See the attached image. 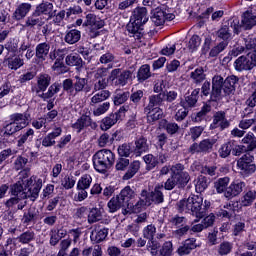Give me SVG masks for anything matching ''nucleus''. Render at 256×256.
<instances>
[{
	"label": "nucleus",
	"instance_id": "nucleus-1",
	"mask_svg": "<svg viewBox=\"0 0 256 256\" xmlns=\"http://www.w3.org/2000/svg\"><path fill=\"white\" fill-rule=\"evenodd\" d=\"M33 187V178H19L14 184L10 185V195L12 197H20V199H30V201H37L39 193L43 188V180L39 178Z\"/></svg>",
	"mask_w": 256,
	"mask_h": 256
},
{
	"label": "nucleus",
	"instance_id": "nucleus-2",
	"mask_svg": "<svg viewBox=\"0 0 256 256\" xmlns=\"http://www.w3.org/2000/svg\"><path fill=\"white\" fill-rule=\"evenodd\" d=\"M245 187L246 184L244 181L234 180L231 182V178L229 176L218 178L214 182V189L216 193L218 195H223L227 201H231V199L239 197V195L243 193V189H245Z\"/></svg>",
	"mask_w": 256,
	"mask_h": 256
},
{
	"label": "nucleus",
	"instance_id": "nucleus-3",
	"mask_svg": "<svg viewBox=\"0 0 256 256\" xmlns=\"http://www.w3.org/2000/svg\"><path fill=\"white\" fill-rule=\"evenodd\" d=\"M93 168L97 173L105 175L115 163V153L109 149L98 150L92 156Z\"/></svg>",
	"mask_w": 256,
	"mask_h": 256
},
{
	"label": "nucleus",
	"instance_id": "nucleus-4",
	"mask_svg": "<svg viewBox=\"0 0 256 256\" xmlns=\"http://www.w3.org/2000/svg\"><path fill=\"white\" fill-rule=\"evenodd\" d=\"M31 114L25 111L24 113H13L10 115V123L4 126V137H13L15 133L23 131L25 127H29Z\"/></svg>",
	"mask_w": 256,
	"mask_h": 256
},
{
	"label": "nucleus",
	"instance_id": "nucleus-5",
	"mask_svg": "<svg viewBox=\"0 0 256 256\" xmlns=\"http://www.w3.org/2000/svg\"><path fill=\"white\" fill-rule=\"evenodd\" d=\"M233 35H241L243 31H251L256 27V12L253 9L244 11L239 18H233L231 21Z\"/></svg>",
	"mask_w": 256,
	"mask_h": 256
},
{
	"label": "nucleus",
	"instance_id": "nucleus-6",
	"mask_svg": "<svg viewBox=\"0 0 256 256\" xmlns=\"http://www.w3.org/2000/svg\"><path fill=\"white\" fill-rule=\"evenodd\" d=\"M165 103V94H152L148 97V104L144 107V113L148 116V121L155 123V121H159V119L163 118V107Z\"/></svg>",
	"mask_w": 256,
	"mask_h": 256
},
{
	"label": "nucleus",
	"instance_id": "nucleus-7",
	"mask_svg": "<svg viewBox=\"0 0 256 256\" xmlns=\"http://www.w3.org/2000/svg\"><path fill=\"white\" fill-rule=\"evenodd\" d=\"M237 169L240 171L242 177H251L256 173L255 156L246 152L237 160Z\"/></svg>",
	"mask_w": 256,
	"mask_h": 256
},
{
	"label": "nucleus",
	"instance_id": "nucleus-8",
	"mask_svg": "<svg viewBox=\"0 0 256 256\" xmlns=\"http://www.w3.org/2000/svg\"><path fill=\"white\" fill-rule=\"evenodd\" d=\"M170 175L172 179L176 182L178 189H185L191 181V176L189 172L185 171V165L182 163H176L170 168Z\"/></svg>",
	"mask_w": 256,
	"mask_h": 256
},
{
	"label": "nucleus",
	"instance_id": "nucleus-9",
	"mask_svg": "<svg viewBox=\"0 0 256 256\" xmlns=\"http://www.w3.org/2000/svg\"><path fill=\"white\" fill-rule=\"evenodd\" d=\"M127 111H129V105H123L114 114L111 113L103 118L100 122L101 130L108 131V129H111L113 125L117 123V121H121V119L125 117V113H127Z\"/></svg>",
	"mask_w": 256,
	"mask_h": 256
},
{
	"label": "nucleus",
	"instance_id": "nucleus-10",
	"mask_svg": "<svg viewBox=\"0 0 256 256\" xmlns=\"http://www.w3.org/2000/svg\"><path fill=\"white\" fill-rule=\"evenodd\" d=\"M132 77L133 72L131 70L121 71V68H115L108 76V81H111V83L119 85L120 87H125V85L129 83V79H131Z\"/></svg>",
	"mask_w": 256,
	"mask_h": 256
},
{
	"label": "nucleus",
	"instance_id": "nucleus-11",
	"mask_svg": "<svg viewBox=\"0 0 256 256\" xmlns=\"http://www.w3.org/2000/svg\"><path fill=\"white\" fill-rule=\"evenodd\" d=\"M188 211L192 213L197 219H203L205 217V211H203V196L191 194L188 197Z\"/></svg>",
	"mask_w": 256,
	"mask_h": 256
},
{
	"label": "nucleus",
	"instance_id": "nucleus-12",
	"mask_svg": "<svg viewBox=\"0 0 256 256\" xmlns=\"http://www.w3.org/2000/svg\"><path fill=\"white\" fill-rule=\"evenodd\" d=\"M213 145H215L214 139H203L199 143L194 142L188 149V153L191 155H199V153H210L211 149H213Z\"/></svg>",
	"mask_w": 256,
	"mask_h": 256
},
{
	"label": "nucleus",
	"instance_id": "nucleus-13",
	"mask_svg": "<svg viewBox=\"0 0 256 256\" xmlns=\"http://www.w3.org/2000/svg\"><path fill=\"white\" fill-rule=\"evenodd\" d=\"M18 133L19 134L16 137V147H18V149H25V145H28L33 141L35 130L33 128L25 127Z\"/></svg>",
	"mask_w": 256,
	"mask_h": 256
},
{
	"label": "nucleus",
	"instance_id": "nucleus-14",
	"mask_svg": "<svg viewBox=\"0 0 256 256\" xmlns=\"http://www.w3.org/2000/svg\"><path fill=\"white\" fill-rule=\"evenodd\" d=\"M230 125L231 123L227 120L225 111H217L213 115V121L210 124V129L215 130L220 127V131H225V129H229Z\"/></svg>",
	"mask_w": 256,
	"mask_h": 256
},
{
	"label": "nucleus",
	"instance_id": "nucleus-15",
	"mask_svg": "<svg viewBox=\"0 0 256 256\" xmlns=\"http://www.w3.org/2000/svg\"><path fill=\"white\" fill-rule=\"evenodd\" d=\"M25 65V60L20 54H6L3 60V66L8 67L11 71H17Z\"/></svg>",
	"mask_w": 256,
	"mask_h": 256
},
{
	"label": "nucleus",
	"instance_id": "nucleus-16",
	"mask_svg": "<svg viewBox=\"0 0 256 256\" xmlns=\"http://www.w3.org/2000/svg\"><path fill=\"white\" fill-rule=\"evenodd\" d=\"M107 235H109V228L95 225L90 233V240L93 245H99V243H103L107 239Z\"/></svg>",
	"mask_w": 256,
	"mask_h": 256
},
{
	"label": "nucleus",
	"instance_id": "nucleus-17",
	"mask_svg": "<svg viewBox=\"0 0 256 256\" xmlns=\"http://www.w3.org/2000/svg\"><path fill=\"white\" fill-rule=\"evenodd\" d=\"M232 21L233 19H229L227 22H225V24H222L216 32V37L220 39L222 43H226V45H229L233 39V33H231Z\"/></svg>",
	"mask_w": 256,
	"mask_h": 256
},
{
	"label": "nucleus",
	"instance_id": "nucleus-18",
	"mask_svg": "<svg viewBox=\"0 0 256 256\" xmlns=\"http://www.w3.org/2000/svg\"><path fill=\"white\" fill-rule=\"evenodd\" d=\"M31 9H33V5L29 2H22L16 6L14 12L12 13L13 21H23L25 17L31 13Z\"/></svg>",
	"mask_w": 256,
	"mask_h": 256
},
{
	"label": "nucleus",
	"instance_id": "nucleus-19",
	"mask_svg": "<svg viewBox=\"0 0 256 256\" xmlns=\"http://www.w3.org/2000/svg\"><path fill=\"white\" fill-rule=\"evenodd\" d=\"M47 19L45 16H42L38 11L34 10L31 15L26 18L24 27H28L29 29H35V27H43L45 25Z\"/></svg>",
	"mask_w": 256,
	"mask_h": 256
},
{
	"label": "nucleus",
	"instance_id": "nucleus-20",
	"mask_svg": "<svg viewBox=\"0 0 256 256\" xmlns=\"http://www.w3.org/2000/svg\"><path fill=\"white\" fill-rule=\"evenodd\" d=\"M160 129L166 131V135L169 137H177V135L181 132V126L176 122H171L167 119H162L159 122Z\"/></svg>",
	"mask_w": 256,
	"mask_h": 256
},
{
	"label": "nucleus",
	"instance_id": "nucleus-21",
	"mask_svg": "<svg viewBox=\"0 0 256 256\" xmlns=\"http://www.w3.org/2000/svg\"><path fill=\"white\" fill-rule=\"evenodd\" d=\"M126 30L130 34V37H134L137 41L143 39V24L130 18L129 23L126 25Z\"/></svg>",
	"mask_w": 256,
	"mask_h": 256
},
{
	"label": "nucleus",
	"instance_id": "nucleus-22",
	"mask_svg": "<svg viewBox=\"0 0 256 256\" xmlns=\"http://www.w3.org/2000/svg\"><path fill=\"white\" fill-rule=\"evenodd\" d=\"M197 249V238H187L177 249L179 256L191 255L192 251Z\"/></svg>",
	"mask_w": 256,
	"mask_h": 256
},
{
	"label": "nucleus",
	"instance_id": "nucleus-23",
	"mask_svg": "<svg viewBox=\"0 0 256 256\" xmlns=\"http://www.w3.org/2000/svg\"><path fill=\"white\" fill-rule=\"evenodd\" d=\"M137 21L140 25H145L149 21V14L146 7L138 6L132 11L131 18Z\"/></svg>",
	"mask_w": 256,
	"mask_h": 256
},
{
	"label": "nucleus",
	"instance_id": "nucleus-24",
	"mask_svg": "<svg viewBox=\"0 0 256 256\" xmlns=\"http://www.w3.org/2000/svg\"><path fill=\"white\" fill-rule=\"evenodd\" d=\"M199 93H201V88H195L190 95L185 96V100L180 102L181 107L184 109H193L199 101Z\"/></svg>",
	"mask_w": 256,
	"mask_h": 256
},
{
	"label": "nucleus",
	"instance_id": "nucleus-25",
	"mask_svg": "<svg viewBox=\"0 0 256 256\" xmlns=\"http://www.w3.org/2000/svg\"><path fill=\"white\" fill-rule=\"evenodd\" d=\"M61 133H63V129L61 127H56L50 133L42 138V147H53L55 143V139L57 137H61Z\"/></svg>",
	"mask_w": 256,
	"mask_h": 256
},
{
	"label": "nucleus",
	"instance_id": "nucleus-26",
	"mask_svg": "<svg viewBox=\"0 0 256 256\" xmlns=\"http://www.w3.org/2000/svg\"><path fill=\"white\" fill-rule=\"evenodd\" d=\"M234 69L235 71H237L238 73H243V71H252L253 68L251 67L250 64V60L249 57L246 55H242L240 57H238L235 61H234Z\"/></svg>",
	"mask_w": 256,
	"mask_h": 256
},
{
	"label": "nucleus",
	"instance_id": "nucleus-27",
	"mask_svg": "<svg viewBox=\"0 0 256 256\" xmlns=\"http://www.w3.org/2000/svg\"><path fill=\"white\" fill-rule=\"evenodd\" d=\"M117 195L124 207H126V209H129L131 199H135V191L131 189V186L124 187Z\"/></svg>",
	"mask_w": 256,
	"mask_h": 256
},
{
	"label": "nucleus",
	"instance_id": "nucleus-28",
	"mask_svg": "<svg viewBox=\"0 0 256 256\" xmlns=\"http://www.w3.org/2000/svg\"><path fill=\"white\" fill-rule=\"evenodd\" d=\"M151 21L154 23L156 27H161V25H165V8L156 7L151 10Z\"/></svg>",
	"mask_w": 256,
	"mask_h": 256
},
{
	"label": "nucleus",
	"instance_id": "nucleus-29",
	"mask_svg": "<svg viewBox=\"0 0 256 256\" xmlns=\"http://www.w3.org/2000/svg\"><path fill=\"white\" fill-rule=\"evenodd\" d=\"M51 49V45L47 42H42L36 45L35 49V57L43 63L47 59V55H49V51Z\"/></svg>",
	"mask_w": 256,
	"mask_h": 256
},
{
	"label": "nucleus",
	"instance_id": "nucleus-30",
	"mask_svg": "<svg viewBox=\"0 0 256 256\" xmlns=\"http://www.w3.org/2000/svg\"><path fill=\"white\" fill-rule=\"evenodd\" d=\"M237 83H239V77L232 75V76H228L225 80H224V95H232V93L235 91Z\"/></svg>",
	"mask_w": 256,
	"mask_h": 256
},
{
	"label": "nucleus",
	"instance_id": "nucleus-31",
	"mask_svg": "<svg viewBox=\"0 0 256 256\" xmlns=\"http://www.w3.org/2000/svg\"><path fill=\"white\" fill-rule=\"evenodd\" d=\"M134 145L132 148L136 154L141 155L142 153H147V151H149V144L147 143V138L145 136L136 138Z\"/></svg>",
	"mask_w": 256,
	"mask_h": 256
},
{
	"label": "nucleus",
	"instance_id": "nucleus-32",
	"mask_svg": "<svg viewBox=\"0 0 256 256\" xmlns=\"http://www.w3.org/2000/svg\"><path fill=\"white\" fill-rule=\"evenodd\" d=\"M71 127L72 129H76L77 133H81L83 129L91 127V117H89L87 114H84L78 118L76 122L71 125Z\"/></svg>",
	"mask_w": 256,
	"mask_h": 256
},
{
	"label": "nucleus",
	"instance_id": "nucleus-33",
	"mask_svg": "<svg viewBox=\"0 0 256 256\" xmlns=\"http://www.w3.org/2000/svg\"><path fill=\"white\" fill-rule=\"evenodd\" d=\"M139 169H141V162L139 160H134L128 165V170L123 175V181H129V179H133L137 173H139Z\"/></svg>",
	"mask_w": 256,
	"mask_h": 256
},
{
	"label": "nucleus",
	"instance_id": "nucleus-34",
	"mask_svg": "<svg viewBox=\"0 0 256 256\" xmlns=\"http://www.w3.org/2000/svg\"><path fill=\"white\" fill-rule=\"evenodd\" d=\"M256 199V190H248L243 193L240 198V206L241 207H251L253 203H255Z\"/></svg>",
	"mask_w": 256,
	"mask_h": 256
},
{
	"label": "nucleus",
	"instance_id": "nucleus-35",
	"mask_svg": "<svg viewBox=\"0 0 256 256\" xmlns=\"http://www.w3.org/2000/svg\"><path fill=\"white\" fill-rule=\"evenodd\" d=\"M108 213H117L120 209H126L118 195L113 196L107 203Z\"/></svg>",
	"mask_w": 256,
	"mask_h": 256
},
{
	"label": "nucleus",
	"instance_id": "nucleus-36",
	"mask_svg": "<svg viewBox=\"0 0 256 256\" xmlns=\"http://www.w3.org/2000/svg\"><path fill=\"white\" fill-rule=\"evenodd\" d=\"M66 65H69V67H76V69H81V67L85 65V62L83 61V58H81V55L78 53H72L66 57Z\"/></svg>",
	"mask_w": 256,
	"mask_h": 256
},
{
	"label": "nucleus",
	"instance_id": "nucleus-37",
	"mask_svg": "<svg viewBox=\"0 0 256 256\" xmlns=\"http://www.w3.org/2000/svg\"><path fill=\"white\" fill-rule=\"evenodd\" d=\"M136 77L138 83H145L147 79H151V66L149 64L141 65L137 71Z\"/></svg>",
	"mask_w": 256,
	"mask_h": 256
},
{
	"label": "nucleus",
	"instance_id": "nucleus-38",
	"mask_svg": "<svg viewBox=\"0 0 256 256\" xmlns=\"http://www.w3.org/2000/svg\"><path fill=\"white\" fill-rule=\"evenodd\" d=\"M190 79H192L195 85H201L205 79H207V74H205V69L203 67H198L190 73Z\"/></svg>",
	"mask_w": 256,
	"mask_h": 256
},
{
	"label": "nucleus",
	"instance_id": "nucleus-39",
	"mask_svg": "<svg viewBox=\"0 0 256 256\" xmlns=\"http://www.w3.org/2000/svg\"><path fill=\"white\" fill-rule=\"evenodd\" d=\"M59 91H61V84L55 82L49 86L46 93L39 94L38 97H40V99L43 101H47L48 99H52L53 96L57 95Z\"/></svg>",
	"mask_w": 256,
	"mask_h": 256
},
{
	"label": "nucleus",
	"instance_id": "nucleus-40",
	"mask_svg": "<svg viewBox=\"0 0 256 256\" xmlns=\"http://www.w3.org/2000/svg\"><path fill=\"white\" fill-rule=\"evenodd\" d=\"M81 40V31L77 29H72L66 32L64 41L68 43V45H75V43H79Z\"/></svg>",
	"mask_w": 256,
	"mask_h": 256
},
{
	"label": "nucleus",
	"instance_id": "nucleus-41",
	"mask_svg": "<svg viewBox=\"0 0 256 256\" xmlns=\"http://www.w3.org/2000/svg\"><path fill=\"white\" fill-rule=\"evenodd\" d=\"M38 90L36 93H39V91H42V93H45L47 89L49 88V85H51V77L49 74H40L38 76L37 80Z\"/></svg>",
	"mask_w": 256,
	"mask_h": 256
},
{
	"label": "nucleus",
	"instance_id": "nucleus-42",
	"mask_svg": "<svg viewBox=\"0 0 256 256\" xmlns=\"http://www.w3.org/2000/svg\"><path fill=\"white\" fill-rule=\"evenodd\" d=\"M201 36L197 34H193L189 39L186 47L190 53H196L199 51V47H201Z\"/></svg>",
	"mask_w": 256,
	"mask_h": 256
},
{
	"label": "nucleus",
	"instance_id": "nucleus-43",
	"mask_svg": "<svg viewBox=\"0 0 256 256\" xmlns=\"http://www.w3.org/2000/svg\"><path fill=\"white\" fill-rule=\"evenodd\" d=\"M161 189H163V184H158L155 186L154 191L151 192L153 197L152 202L155 203V205H161V203H165V195H163Z\"/></svg>",
	"mask_w": 256,
	"mask_h": 256
},
{
	"label": "nucleus",
	"instance_id": "nucleus-44",
	"mask_svg": "<svg viewBox=\"0 0 256 256\" xmlns=\"http://www.w3.org/2000/svg\"><path fill=\"white\" fill-rule=\"evenodd\" d=\"M18 243L22 245H29L32 241H35V231L26 230L17 237Z\"/></svg>",
	"mask_w": 256,
	"mask_h": 256
},
{
	"label": "nucleus",
	"instance_id": "nucleus-45",
	"mask_svg": "<svg viewBox=\"0 0 256 256\" xmlns=\"http://www.w3.org/2000/svg\"><path fill=\"white\" fill-rule=\"evenodd\" d=\"M5 49L7 51V55H17V53H19V39L10 38L5 44Z\"/></svg>",
	"mask_w": 256,
	"mask_h": 256
},
{
	"label": "nucleus",
	"instance_id": "nucleus-46",
	"mask_svg": "<svg viewBox=\"0 0 256 256\" xmlns=\"http://www.w3.org/2000/svg\"><path fill=\"white\" fill-rule=\"evenodd\" d=\"M233 140L224 143L218 150L219 157L221 159H227L231 153H233Z\"/></svg>",
	"mask_w": 256,
	"mask_h": 256
},
{
	"label": "nucleus",
	"instance_id": "nucleus-47",
	"mask_svg": "<svg viewBox=\"0 0 256 256\" xmlns=\"http://www.w3.org/2000/svg\"><path fill=\"white\" fill-rule=\"evenodd\" d=\"M132 153H135L133 149V143H124L118 147L119 157H129L130 155H132Z\"/></svg>",
	"mask_w": 256,
	"mask_h": 256
},
{
	"label": "nucleus",
	"instance_id": "nucleus-48",
	"mask_svg": "<svg viewBox=\"0 0 256 256\" xmlns=\"http://www.w3.org/2000/svg\"><path fill=\"white\" fill-rule=\"evenodd\" d=\"M53 7V3L49 1H42L35 6L34 10H36L42 17H44L46 13H50Z\"/></svg>",
	"mask_w": 256,
	"mask_h": 256
},
{
	"label": "nucleus",
	"instance_id": "nucleus-49",
	"mask_svg": "<svg viewBox=\"0 0 256 256\" xmlns=\"http://www.w3.org/2000/svg\"><path fill=\"white\" fill-rule=\"evenodd\" d=\"M209 187V180L206 176L200 175L197 177L195 189L197 193H203Z\"/></svg>",
	"mask_w": 256,
	"mask_h": 256
},
{
	"label": "nucleus",
	"instance_id": "nucleus-50",
	"mask_svg": "<svg viewBox=\"0 0 256 256\" xmlns=\"http://www.w3.org/2000/svg\"><path fill=\"white\" fill-rule=\"evenodd\" d=\"M93 183V177H91V174H83L78 182L76 187L82 188V189H89L91 187V184Z\"/></svg>",
	"mask_w": 256,
	"mask_h": 256
},
{
	"label": "nucleus",
	"instance_id": "nucleus-51",
	"mask_svg": "<svg viewBox=\"0 0 256 256\" xmlns=\"http://www.w3.org/2000/svg\"><path fill=\"white\" fill-rule=\"evenodd\" d=\"M143 159L146 164V171H153L159 165V161H157L156 156L153 154H146Z\"/></svg>",
	"mask_w": 256,
	"mask_h": 256
},
{
	"label": "nucleus",
	"instance_id": "nucleus-52",
	"mask_svg": "<svg viewBox=\"0 0 256 256\" xmlns=\"http://www.w3.org/2000/svg\"><path fill=\"white\" fill-rule=\"evenodd\" d=\"M227 47H229V44H226L225 42H219L216 46L210 49L209 57H219V54L223 53Z\"/></svg>",
	"mask_w": 256,
	"mask_h": 256
},
{
	"label": "nucleus",
	"instance_id": "nucleus-53",
	"mask_svg": "<svg viewBox=\"0 0 256 256\" xmlns=\"http://www.w3.org/2000/svg\"><path fill=\"white\" fill-rule=\"evenodd\" d=\"M13 85L9 80H5L0 85V99H3V97H7V95H11L13 93Z\"/></svg>",
	"mask_w": 256,
	"mask_h": 256
},
{
	"label": "nucleus",
	"instance_id": "nucleus-54",
	"mask_svg": "<svg viewBox=\"0 0 256 256\" xmlns=\"http://www.w3.org/2000/svg\"><path fill=\"white\" fill-rule=\"evenodd\" d=\"M143 237L144 239H147L148 241L155 239V235L157 233V227L153 224H149L146 227L143 228Z\"/></svg>",
	"mask_w": 256,
	"mask_h": 256
},
{
	"label": "nucleus",
	"instance_id": "nucleus-55",
	"mask_svg": "<svg viewBox=\"0 0 256 256\" xmlns=\"http://www.w3.org/2000/svg\"><path fill=\"white\" fill-rule=\"evenodd\" d=\"M173 255V242L166 241L158 250V256H172Z\"/></svg>",
	"mask_w": 256,
	"mask_h": 256
},
{
	"label": "nucleus",
	"instance_id": "nucleus-56",
	"mask_svg": "<svg viewBox=\"0 0 256 256\" xmlns=\"http://www.w3.org/2000/svg\"><path fill=\"white\" fill-rule=\"evenodd\" d=\"M233 251V244L229 241H224L220 243L218 247V255L227 256Z\"/></svg>",
	"mask_w": 256,
	"mask_h": 256
},
{
	"label": "nucleus",
	"instance_id": "nucleus-57",
	"mask_svg": "<svg viewBox=\"0 0 256 256\" xmlns=\"http://www.w3.org/2000/svg\"><path fill=\"white\" fill-rule=\"evenodd\" d=\"M111 97V92L109 90H102L101 92L95 94L91 98V102L94 104L102 103V101H106V99H109Z\"/></svg>",
	"mask_w": 256,
	"mask_h": 256
},
{
	"label": "nucleus",
	"instance_id": "nucleus-58",
	"mask_svg": "<svg viewBox=\"0 0 256 256\" xmlns=\"http://www.w3.org/2000/svg\"><path fill=\"white\" fill-rule=\"evenodd\" d=\"M222 91L223 88L212 86V90L210 92V99L208 100V103H217L218 101H221L223 99L221 97Z\"/></svg>",
	"mask_w": 256,
	"mask_h": 256
},
{
	"label": "nucleus",
	"instance_id": "nucleus-59",
	"mask_svg": "<svg viewBox=\"0 0 256 256\" xmlns=\"http://www.w3.org/2000/svg\"><path fill=\"white\" fill-rule=\"evenodd\" d=\"M147 247L150 249L152 256H157L159 255V249H161V243L153 238L152 240H148Z\"/></svg>",
	"mask_w": 256,
	"mask_h": 256
},
{
	"label": "nucleus",
	"instance_id": "nucleus-60",
	"mask_svg": "<svg viewBox=\"0 0 256 256\" xmlns=\"http://www.w3.org/2000/svg\"><path fill=\"white\" fill-rule=\"evenodd\" d=\"M131 165V162L127 158L119 157L116 161V171H127V167Z\"/></svg>",
	"mask_w": 256,
	"mask_h": 256
},
{
	"label": "nucleus",
	"instance_id": "nucleus-61",
	"mask_svg": "<svg viewBox=\"0 0 256 256\" xmlns=\"http://www.w3.org/2000/svg\"><path fill=\"white\" fill-rule=\"evenodd\" d=\"M97 221H101V210L92 208L88 214V223H97Z\"/></svg>",
	"mask_w": 256,
	"mask_h": 256
},
{
	"label": "nucleus",
	"instance_id": "nucleus-62",
	"mask_svg": "<svg viewBox=\"0 0 256 256\" xmlns=\"http://www.w3.org/2000/svg\"><path fill=\"white\" fill-rule=\"evenodd\" d=\"M29 163V159L26 157H23L21 155L17 156V158L14 161V169L15 171H21L25 168V165Z\"/></svg>",
	"mask_w": 256,
	"mask_h": 256
},
{
	"label": "nucleus",
	"instance_id": "nucleus-63",
	"mask_svg": "<svg viewBox=\"0 0 256 256\" xmlns=\"http://www.w3.org/2000/svg\"><path fill=\"white\" fill-rule=\"evenodd\" d=\"M35 214L31 211L28 210L24 212L23 217H22V223L23 225H31L32 223H35Z\"/></svg>",
	"mask_w": 256,
	"mask_h": 256
},
{
	"label": "nucleus",
	"instance_id": "nucleus-64",
	"mask_svg": "<svg viewBox=\"0 0 256 256\" xmlns=\"http://www.w3.org/2000/svg\"><path fill=\"white\" fill-rule=\"evenodd\" d=\"M129 99V92H123L122 94H116L113 98L114 105H123Z\"/></svg>",
	"mask_w": 256,
	"mask_h": 256
}]
</instances>
